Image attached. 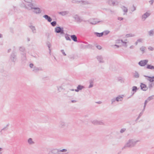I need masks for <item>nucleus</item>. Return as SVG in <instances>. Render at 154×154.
<instances>
[{
    "label": "nucleus",
    "instance_id": "f257e3e1",
    "mask_svg": "<svg viewBox=\"0 0 154 154\" xmlns=\"http://www.w3.org/2000/svg\"><path fill=\"white\" fill-rule=\"evenodd\" d=\"M139 140H135L133 139H130L125 145L124 147L131 148L134 146Z\"/></svg>",
    "mask_w": 154,
    "mask_h": 154
},
{
    "label": "nucleus",
    "instance_id": "f03ea898",
    "mask_svg": "<svg viewBox=\"0 0 154 154\" xmlns=\"http://www.w3.org/2000/svg\"><path fill=\"white\" fill-rule=\"evenodd\" d=\"M67 151L66 149H53L49 151L48 154H63V153H60L62 152H65Z\"/></svg>",
    "mask_w": 154,
    "mask_h": 154
},
{
    "label": "nucleus",
    "instance_id": "7ed1b4c3",
    "mask_svg": "<svg viewBox=\"0 0 154 154\" xmlns=\"http://www.w3.org/2000/svg\"><path fill=\"white\" fill-rule=\"evenodd\" d=\"M58 127L60 129H65L68 127L66 123L63 120H61L59 122Z\"/></svg>",
    "mask_w": 154,
    "mask_h": 154
},
{
    "label": "nucleus",
    "instance_id": "20e7f679",
    "mask_svg": "<svg viewBox=\"0 0 154 154\" xmlns=\"http://www.w3.org/2000/svg\"><path fill=\"white\" fill-rule=\"evenodd\" d=\"M10 59L13 62L15 63L17 60V56L15 52H13L10 56Z\"/></svg>",
    "mask_w": 154,
    "mask_h": 154
},
{
    "label": "nucleus",
    "instance_id": "39448f33",
    "mask_svg": "<svg viewBox=\"0 0 154 154\" xmlns=\"http://www.w3.org/2000/svg\"><path fill=\"white\" fill-rule=\"evenodd\" d=\"M55 32L57 33H60L61 34H64L63 28L60 26H57L55 29Z\"/></svg>",
    "mask_w": 154,
    "mask_h": 154
},
{
    "label": "nucleus",
    "instance_id": "423d86ee",
    "mask_svg": "<svg viewBox=\"0 0 154 154\" xmlns=\"http://www.w3.org/2000/svg\"><path fill=\"white\" fill-rule=\"evenodd\" d=\"M148 62V60H141L139 62L138 64L141 66H144L147 64Z\"/></svg>",
    "mask_w": 154,
    "mask_h": 154
},
{
    "label": "nucleus",
    "instance_id": "0eeeda50",
    "mask_svg": "<svg viewBox=\"0 0 154 154\" xmlns=\"http://www.w3.org/2000/svg\"><path fill=\"white\" fill-rule=\"evenodd\" d=\"M92 123L95 125H103L104 122L102 121L97 120H94L92 121Z\"/></svg>",
    "mask_w": 154,
    "mask_h": 154
},
{
    "label": "nucleus",
    "instance_id": "6e6552de",
    "mask_svg": "<svg viewBox=\"0 0 154 154\" xmlns=\"http://www.w3.org/2000/svg\"><path fill=\"white\" fill-rule=\"evenodd\" d=\"M73 18L75 19V21L77 22L80 23L83 21V20L77 14L74 15Z\"/></svg>",
    "mask_w": 154,
    "mask_h": 154
},
{
    "label": "nucleus",
    "instance_id": "1a4fd4ad",
    "mask_svg": "<svg viewBox=\"0 0 154 154\" xmlns=\"http://www.w3.org/2000/svg\"><path fill=\"white\" fill-rule=\"evenodd\" d=\"M28 3L29 4H28V5L30 7V8L27 7L26 6H25V8L29 10H31L32 9H34V8H35V6L34 4L31 3V2Z\"/></svg>",
    "mask_w": 154,
    "mask_h": 154
},
{
    "label": "nucleus",
    "instance_id": "9d476101",
    "mask_svg": "<svg viewBox=\"0 0 154 154\" xmlns=\"http://www.w3.org/2000/svg\"><path fill=\"white\" fill-rule=\"evenodd\" d=\"M108 4L111 6H114L118 4V2L117 1L112 0H109L108 2Z\"/></svg>",
    "mask_w": 154,
    "mask_h": 154
},
{
    "label": "nucleus",
    "instance_id": "9b49d317",
    "mask_svg": "<svg viewBox=\"0 0 154 154\" xmlns=\"http://www.w3.org/2000/svg\"><path fill=\"white\" fill-rule=\"evenodd\" d=\"M140 87L141 89L143 91H146L148 89V88L147 87L146 85L143 83H141Z\"/></svg>",
    "mask_w": 154,
    "mask_h": 154
},
{
    "label": "nucleus",
    "instance_id": "f8f14e48",
    "mask_svg": "<svg viewBox=\"0 0 154 154\" xmlns=\"http://www.w3.org/2000/svg\"><path fill=\"white\" fill-rule=\"evenodd\" d=\"M96 58L100 63H103L104 62L103 58L102 56H97L96 57Z\"/></svg>",
    "mask_w": 154,
    "mask_h": 154
},
{
    "label": "nucleus",
    "instance_id": "ddd939ff",
    "mask_svg": "<svg viewBox=\"0 0 154 154\" xmlns=\"http://www.w3.org/2000/svg\"><path fill=\"white\" fill-rule=\"evenodd\" d=\"M26 53H24L22 54V56L21 57V59L23 63L25 62L26 61Z\"/></svg>",
    "mask_w": 154,
    "mask_h": 154
},
{
    "label": "nucleus",
    "instance_id": "4468645a",
    "mask_svg": "<svg viewBox=\"0 0 154 154\" xmlns=\"http://www.w3.org/2000/svg\"><path fill=\"white\" fill-rule=\"evenodd\" d=\"M43 17L45 18L46 20L49 22H51L52 20V19L49 16L45 14L43 16Z\"/></svg>",
    "mask_w": 154,
    "mask_h": 154
},
{
    "label": "nucleus",
    "instance_id": "2eb2a0df",
    "mask_svg": "<svg viewBox=\"0 0 154 154\" xmlns=\"http://www.w3.org/2000/svg\"><path fill=\"white\" fill-rule=\"evenodd\" d=\"M133 75L134 78H138L140 77V75L139 73L137 71H135L133 72Z\"/></svg>",
    "mask_w": 154,
    "mask_h": 154
},
{
    "label": "nucleus",
    "instance_id": "dca6fc26",
    "mask_svg": "<svg viewBox=\"0 0 154 154\" xmlns=\"http://www.w3.org/2000/svg\"><path fill=\"white\" fill-rule=\"evenodd\" d=\"M33 9L34 11H33L36 14L40 13L42 11L40 9L38 8L35 7Z\"/></svg>",
    "mask_w": 154,
    "mask_h": 154
},
{
    "label": "nucleus",
    "instance_id": "f3484780",
    "mask_svg": "<svg viewBox=\"0 0 154 154\" xmlns=\"http://www.w3.org/2000/svg\"><path fill=\"white\" fill-rule=\"evenodd\" d=\"M144 76L149 78L148 79H147V80L149 81L150 82H152L154 81V76L150 77L144 75Z\"/></svg>",
    "mask_w": 154,
    "mask_h": 154
},
{
    "label": "nucleus",
    "instance_id": "a211bd4d",
    "mask_svg": "<svg viewBox=\"0 0 154 154\" xmlns=\"http://www.w3.org/2000/svg\"><path fill=\"white\" fill-rule=\"evenodd\" d=\"M85 88V87L81 85H79L77 87V89L75 90V91L77 92H78L79 90H82V89Z\"/></svg>",
    "mask_w": 154,
    "mask_h": 154
},
{
    "label": "nucleus",
    "instance_id": "6ab92c4d",
    "mask_svg": "<svg viewBox=\"0 0 154 154\" xmlns=\"http://www.w3.org/2000/svg\"><path fill=\"white\" fill-rule=\"evenodd\" d=\"M150 15V13L146 12L142 16V19H144V20H145L146 18L148 17Z\"/></svg>",
    "mask_w": 154,
    "mask_h": 154
},
{
    "label": "nucleus",
    "instance_id": "aec40b11",
    "mask_svg": "<svg viewBox=\"0 0 154 154\" xmlns=\"http://www.w3.org/2000/svg\"><path fill=\"white\" fill-rule=\"evenodd\" d=\"M69 12L68 11L59 12L58 13L63 16H65L69 14Z\"/></svg>",
    "mask_w": 154,
    "mask_h": 154
},
{
    "label": "nucleus",
    "instance_id": "412c9836",
    "mask_svg": "<svg viewBox=\"0 0 154 154\" xmlns=\"http://www.w3.org/2000/svg\"><path fill=\"white\" fill-rule=\"evenodd\" d=\"M71 37L72 39L75 42H77V36L75 35H71Z\"/></svg>",
    "mask_w": 154,
    "mask_h": 154
},
{
    "label": "nucleus",
    "instance_id": "4be33fe9",
    "mask_svg": "<svg viewBox=\"0 0 154 154\" xmlns=\"http://www.w3.org/2000/svg\"><path fill=\"white\" fill-rule=\"evenodd\" d=\"M30 28L31 29L33 33H36V29L35 26H29Z\"/></svg>",
    "mask_w": 154,
    "mask_h": 154
},
{
    "label": "nucleus",
    "instance_id": "5701e85b",
    "mask_svg": "<svg viewBox=\"0 0 154 154\" xmlns=\"http://www.w3.org/2000/svg\"><path fill=\"white\" fill-rule=\"evenodd\" d=\"M123 97L122 96L120 95H119L116 98V101L117 102L122 101L123 100Z\"/></svg>",
    "mask_w": 154,
    "mask_h": 154
},
{
    "label": "nucleus",
    "instance_id": "b1692460",
    "mask_svg": "<svg viewBox=\"0 0 154 154\" xmlns=\"http://www.w3.org/2000/svg\"><path fill=\"white\" fill-rule=\"evenodd\" d=\"M121 8L123 11L125 12L123 14H125V13H126L128 11V9L125 6H123L121 7Z\"/></svg>",
    "mask_w": 154,
    "mask_h": 154
},
{
    "label": "nucleus",
    "instance_id": "393cba45",
    "mask_svg": "<svg viewBox=\"0 0 154 154\" xmlns=\"http://www.w3.org/2000/svg\"><path fill=\"white\" fill-rule=\"evenodd\" d=\"M146 68L151 70H154V66H152L151 64H148L146 67Z\"/></svg>",
    "mask_w": 154,
    "mask_h": 154
},
{
    "label": "nucleus",
    "instance_id": "a878e982",
    "mask_svg": "<svg viewBox=\"0 0 154 154\" xmlns=\"http://www.w3.org/2000/svg\"><path fill=\"white\" fill-rule=\"evenodd\" d=\"M28 142L30 145H32L34 144L35 143L33 141L32 139L31 138H29L28 140Z\"/></svg>",
    "mask_w": 154,
    "mask_h": 154
},
{
    "label": "nucleus",
    "instance_id": "bb28decb",
    "mask_svg": "<svg viewBox=\"0 0 154 154\" xmlns=\"http://www.w3.org/2000/svg\"><path fill=\"white\" fill-rule=\"evenodd\" d=\"M94 33L98 37H101L103 35V32H102L100 33L97 32H95Z\"/></svg>",
    "mask_w": 154,
    "mask_h": 154
},
{
    "label": "nucleus",
    "instance_id": "cd10ccee",
    "mask_svg": "<svg viewBox=\"0 0 154 154\" xmlns=\"http://www.w3.org/2000/svg\"><path fill=\"white\" fill-rule=\"evenodd\" d=\"M42 69L41 68H38L36 67H35L33 70V71L35 72H37L39 70H41Z\"/></svg>",
    "mask_w": 154,
    "mask_h": 154
},
{
    "label": "nucleus",
    "instance_id": "c85d7f7f",
    "mask_svg": "<svg viewBox=\"0 0 154 154\" xmlns=\"http://www.w3.org/2000/svg\"><path fill=\"white\" fill-rule=\"evenodd\" d=\"M89 83H90V85L88 86L89 88H92L93 86V83H94L93 80H90L89 81Z\"/></svg>",
    "mask_w": 154,
    "mask_h": 154
},
{
    "label": "nucleus",
    "instance_id": "c756f323",
    "mask_svg": "<svg viewBox=\"0 0 154 154\" xmlns=\"http://www.w3.org/2000/svg\"><path fill=\"white\" fill-rule=\"evenodd\" d=\"M81 2H83V1H79L78 0H72L71 1L72 3L74 4H78L80 3Z\"/></svg>",
    "mask_w": 154,
    "mask_h": 154
},
{
    "label": "nucleus",
    "instance_id": "7c9ffc66",
    "mask_svg": "<svg viewBox=\"0 0 154 154\" xmlns=\"http://www.w3.org/2000/svg\"><path fill=\"white\" fill-rule=\"evenodd\" d=\"M135 36V35L134 34H132L131 33H130L128 34H127L125 36L126 38H128L129 37H134Z\"/></svg>",
    "mask_w": 154,
    "mask_h": 154
},
{
    "label": "nucleus",
    "instance_id": "2f4dec72",
    "mask_svg": "<svg viewBox=\"0 0 154 154\" xmlns=\"http://www.w3.org/2000/svg\"><path fill=\"white\" fill-rule=\"evenodd\" d=\"M47 46L49 48V53H50L51 52V50L50 49V48L51 47V43L49 42H47Z\"/></svg>",
    "mask_w": 154,
    "mask_h": 154
},
{
    "label": "nucleus",
    "instance_id": "473e14b6",
    "mask_svg": "<svg viewBox=\"0 0 154 154\" xmlns=\"http://www.w3.org/2000/svg\"><path fill=\"white\" fill-rule=\"evenodd\" d=\"M137 90V88L136 86H134L132 87V91L134 92L133 93L132 95L134 94L135 92H136Z\"/></svg>",
    "mask_w": 154,
    "mask_h": 154
},
{
    "label": "nucleus",
    "instance_id": "72a5a7b5",
    "mask_svg": "<svg viewBox=\"0 0 154 154\" xmlns=\"http://www.w3.org/2000/svg\"><path fill=\"white\" fill-rule=\"evenodd\" d=\"M69 35L67 34H66L65 35V38L66 40L71 41V39L69 37Z\"/></svg>",
    "mask_w": 154,
    "mask_h": 154
},
{
    "label": "nucleus",
    "instance_id": "f704fd0d",
    "mask_svg": "<svg viewBox=\"0 0 154 154\" xmlns=\"http://www.w3.org/2000/svg\"><path fill=\"white\" fill-rule=\"evenodd\" d=\"M19 50L20 51H21V52H23V53H25V48L23 47H20V48H19Z\"/></svg>",
    "mask_w": 154,
    "mask_h": 154
},
{
    "label": "nucleus",
    "instance_id": "c9c22d12",
    "mask_svg": "<svg viewBox=\"0 0 154 154\" xmlns=\"http://www.w3.org/2000/svg\"><path fill=\"white\" fill-rule=\"evenodd\" d=\"M154 99V95H152L147 98V100L149 101L152 100Z\"/></svg>",
    "mask_w": 154,
    "mask_h": 154
},
{
    "label": "nucleus",
    "instance_id": "e433bc0d",
    "mask_svg": "<svg viewBox=\"0 0 154 154\" xmlns=\"http://www.w3.org/2000/svg\"><path fill=\"white\" fill-rule=\"evenodd\" d=\"M154 33V31L153 30H151L149 32V35L150 36H152Z\"/></svg>",
    "mask_w": 154,
    "mask_h": 154
},
{
    "label": "nucleus",
    "instance_id": "4c0bfd02",
    "mask_svg": "<svg viewBox=\"0 0 154 154\" xmlns=\"http://www.w3.org/2000/svg\"><path fill=\"white\" fill-rule=\"evenodd\" d=\"M100 22V21H91V22H90V23L93 25H95L96 24H97V23H99Z\"/></svg>",
    "mask_w": 154,
    "mask_h": 154
},
{
    "label": "nucleus",
    "instance_id": "58836bf2",
    "mask_svg": "<svg viewBox=\"0 0 154 154\" xmlns=\"http://www.w3.org/2000/svg\"><path fill=\"white\" fill-rule=\"evenodd\" d=\"M51 24L53 26H55L57 25V22L55 21H54L51 22Z\"/></svg>",
    "mask_w": 154,
    "mask_h": 154
},
{
    "label": "nucleus",
    "instance_id": "ea45409f",
    "mask_svg": "<svg viewBox=\"0 0 154 154\" xmlns=\"http://www.w3.org/2000/svg\"><path fill=\"white\" fill-rule=\"evenodd\" d=\"M146 48L145 47L142 46L140 48V50L143 52V53L144 52V50Z\"/></svg>",
    "mask_w": 154,
    "mask_h": 154
},
{
    "label": "nucleus",
    "instance_id": "a19ab883",
    "mask_svg": "<svg viewBox=\"0 0 154 154\" xmlns=\"http://www.w3.org/2000/svg\"><path fill=\"white\" fill-rule=\"evenodd\" d=\"M142 114H142V112H141L139 114L138 116L137 117V118L136 119L135 121H137L139 119L140 117L142 115Z\"/></svg>",
    "mask_w": 154,
    "mask_h": 154
},
{
    "label": "nucleus",
    "instance_id": "79ce46f5",
    "mask_svg": "<svg viewBox=\"0 0 154 154\" xmlns=\"http://www.w3.org/2000/svg\"><path fill=\"white\" fill-rule=\"evenodd\" d=\"M136 10V7L134 5H133V8H132L131 9V11L133 12Z\"/></svg>",
    "mask_w": 154,
    "mask_h": 154
},
{
    "label": "nucleus",
    "instance_id": "37998d69",
    "mask_svg": "<svg viewBox=\"0 0 154 154\" xmlns=\"http://www.w3.org/2000/svg\"><path fill=\"white\" fill-rule=\"evenodd\" d=\"M125 130H126V129L125 128H122L121 129V130L120 131V132L121 133H122L124 132L125 131Z\"/></svg>",
    "mask_w": 154,
    "mask_h": 154
},
{
    "label": "nucleus",
    "instance_id": "c03bdc74",
    "mask_svg": "<svg viewBox=\"0 0 154 154\" xmlns=\"http://www.w3.org/2000/svg\"><path fill=\"white\" fill-rule=\"evenodd\" d=\"M116 101V98H113L111 100V104H113L115 101Z\"/></svg>",
    "mask_w": 154,
    "mask_h": 154
},
{
    "label": "nucleus",
    "instance_id": "a18cd8bd",
    "mask_svg": "<svg viewBox=\"0 0 154 154\" xmlns=\"http://www.w3.org/2000/svg\"><path fill=\"white\" fill-rule=\"evenodd\" d=\"M58 90L60 92L61 90L63 89V88L61 86H59V87L57 88Z\"/></svg>",
    "mask_w": 154,
    "mask_h": 154
},
{
    "label": "nucleus",
    "instance_id": "49530a36",
    "mask_svg": "<svg viewBox=\"0 0 154 154\" xmlns=\"http://www.w3.org/2000/svg\"><path fill=\"white\" fill-rule=\"evenodd\" d=\"M118 80L121 83H123L124 82V80L121 78H118Z\"/></svg>",
    "mask_w": 154,
    "mask_h": 154
},
{
    "label": "nucleus",
    "instance_id": "de8ad7c7",
    "mask_svg": "<svg viewBox=\"0 0 154 154\" xmlns=\"http://www.w3.org/2000/svg\"><path fill=\"white\" fill-rule=\"evenodd\" d=\"M103 32V34H104L105 35H107L109 32V31H106Z\"/></svg>",
    "mask_w": 154,
    "mask_h": 154
},
{
    "label": "nucleus",
    "instance_id": "09e8293b",
    "mask_svg": "<svg viewBox=\"0 0 154 154\" xmlns=\"http://www.w3.org/2000/svg\"><path fill=\"white\" fill-rule=\"evenodd\" d=\"M148 49L151 51H152L154 50V48L151 46H149L148 48Z\"/></svg>",
    "mask_w": 154,
    "mask_h": 154
},
{
    "label": "nucleus",
    "instance_id": "8fccbe9b",
    "mask_svg": "<svg viewBox=\"0 0 154 154\" xmlns=\"http://www.w3.org/2000/svg\"><path fill=\"white\" fill-rule=\"evenodd\" d=\"M148 102H149V101L147 100V99L145 101V102L144 103V107H146V103Z\"/></svg>",
    "mask_w": 154,
    "mask_h": 154
},
{
    "label": "nucleus",
    "instance_id": "3c124183",
    "mask_svg": "<svg viewBox=\"0 0 154 154\" xmlns=\"http://www.w3.org/2000/svg\"><path fill=\"white\" fill-rule=\"evenodd\" d=\"M143 40V39L141 38L138 39L137 41L138 42H142Z\"/></svg>",
    "mask_w": 154,
    "mask_h": 154
},
{
    "label": "nucleus",
    "instance_id": "603ef678",
    "mask_svg": "<svg viewBox=\"0 0 154 154\" xmlns=\"http://www.w3.org/2000/svg\"><path fill=\"white\" fill-rule=\"evenodd\" d=\"M152 83H151L149 84L148 87L150 89L152 88Z\"/></svg>",
    "mask_w": 154,
    "mask_h": 154
},
{
    "label": "nucleus",
    "instance_id": "864d4df0",
    "mask_svg": "<svg viewBox=\"0 0 154 154\" xmlns=\"http://www.w3.org/2000/svg\"><path fill=\"white\" fill-rule=\"evenodd\" d=\"M13 12H14V11L12 9H10L9 12H8V13L9 14H13Z\"/></svg>",
    "mask_w": 154,
    "mask_h": 154
},
{
    "label": "nucleus",
    "instance_id": "5fc2aeb1",
    "mask_svg": "<svg viewBox=\"0 0 154 154\" xmlns=\"http://www.w3.org/2000/svg\"><path fill=\"white\" fill-rule=\"evenodd\" d=\"M61 52H62V53L63 54V55H64V56H66V54H65V53L64 51L63 50H61Z\"/></svg>",
    "mask_w": 154,
    "mask_h": 154
},
{
    "label": "nucleus",
    "instance_id": "6e6d98bb",
    "mask_svg": "<svg viewBox=\"0 0 154 154\" xmlns=\"http://www.w3.org/2000/svg\"><path fill=\"white\" fill-rule=\"evenodd\" d=\"M24 1L27 3L31 2L32 1V0H24Z\"/></svg>",
    "mask_w": 154,
    "mask_h": 154
},
{
    "label": "nucleus",
    "instance_id": "4d7b16f0",
    "mask_svg": "<svg viewBox=\"0 0 154 154\" xmlns=\"http://www.w3.org/2000/svg\"><path fill=\"white\" fill-rule=\"evenodd\" d=\"M96 47L99 50L101 49L102 48L101 47L100 45L97 46Z\"/></svg>",
    "mask_w": 154,
    "mask_h": 154
},
{
    "label": "nucleus",
    "instance_id": "13d9d810",
    "mask_svg": "<svg viewBox=\"0 0 154 154\" xmlns=\"http://www.w3.org/2000/svg\"><path fill=\"white\" fill-rule=\"evenodd\" d=\"M34 66V64L33 63H30L29 64V66L31 68H32Z\"/></svg>",
    "mask_w": 154,
    "mask_h": 154
},
{
    "label": "nucleus",
    "instance_id": "bf43d9fd",
    "mask_svg": "<svg viewBox=\"0 0 154 154\" xmlns=\"http://www.w3.org/2000/svg\"><path fill=\"white\" fill-rule=\"evenodd\" d=\"M123 18L122 17H118V19L119 20H123Z\"/></svg>",
    "mask_w": 154,
    "mask_h": 154
},
{
    "label": "nucleus",
    "instance_id": "052dcab7",
    "mask_svg": "<svg viewBox=\"0 0 154 154\" xmlns=\"http://www.w3.org/2000/svg\"><path fill=\"white\" fill-rule=\"evenodd\" d=\"M154 2L153 0H151L149 1V3H150L151 5H152Z\"/></svg>",
    "mask_w": 154,
    "mask_h": 154
},
{
    "label": "nucleus",
    "instance_id": "680f3d73",
    "mask_svg": "<svg viewBox=\"0 0 154 154\" xmlns=\"http://www.w3.org/2000/svg\"><path fill=\"white\" fill-rule=\"evenodd\" d=\"M77 102V101L75 100H71V102L72 103H75Z\"/></svg>",
    "mask_w": 154,
    "mask_h": 154
},
{
    "label": "nucleus",
    "instance_id": "e2e57ef3",
    "mask_svg": "<svg viewBox=\"0 0 154 154\" xmlns=\"http://www.w3.org/2000/svg\"><path fill=\"white\" fill-rule=\"evenodd\" d=\"M120 40H117L116 41V43H120Z\"/></svg>",
    "mask_w": 154,
    "mask_h": 154
},
{
    "label": "nucleus",
    "instance_id": "0e129e2a",
    "mask_svg": "<svg viewBox=\"0 0 154 154\" xmlns=\"http://www.w3.org/2000/svg\"><path fill=\"white\" fill-rule=\"evenodd\" d=\"M96 103H98V104H101L102 102H101L100 101H98V102H97Z\"/></svg>",
    "mask_w": 154,
    "mask_h": 154
},
{
    "label": "nucleus",
    "instance_id": "69168bd1",
    "mask_svg": "<svg viewBox=\"0 0 154 154\" xmlns=\"http://www.w3.org/2000/svg\"><path fill=\"white\" fill-rule=\"evenodd\" d=\"M145 107H144V106H143V109L142 111L141 112H142V114L143 113L145 109Z\"/></svg>",
    "mask_w": 154,
    "mask_h": 154
},
{
    "label": "nucleus",
    "instance_id": "338daca9",
    "mask_svg": "<svg viewBox=\"0 0 154 154\" xmlns=\"http://www.w3.org/2000/svg\"><path fill=\"white\" fill-rule=\"evenodd\" d=\"M69 57L71 59H74V57L73 56H72H72H70Z\"/></svg>",
    "mask_w": 154,
    "mask_h": 154
},
{
    "label": "nucleus",
    "instance_id": "774afa93",
    "mask_svg": "<svg viewBox=\"0 0 154 154\" xmlns=\"http://www.w3.org/2000/svg\"><path fill=\"white\" fill-rule=\"evenodd\" d=\"M6 129V127H5L3 128H2L1 130V131H4V130H5V129Z\"/></svg>",
    "mask_w": 154,
    "mask_h": 154
}]
</instances>
